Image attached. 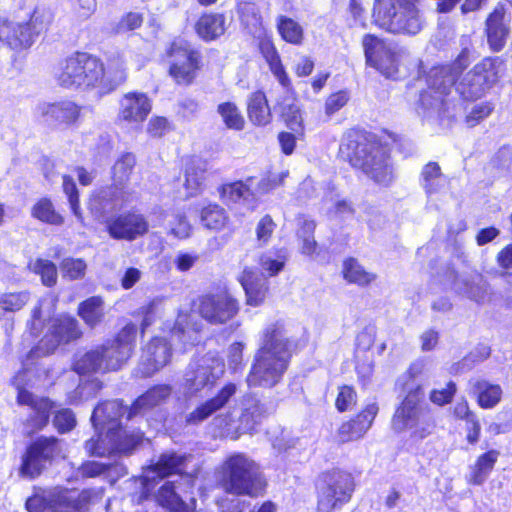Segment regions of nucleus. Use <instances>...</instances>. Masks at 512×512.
<instances>
[{
  "instance_id": "c9c22d12",
  "label": "nucleus",
  "mask_w": 512,
  "mask_h": 512,
  "mask_svg": "<svg viewBox=\"0 0 512 512\" xmlns=\"http://www.w3.org/2000/svg\"><path fill=\"white\" fill-rule=\"evenodd\" d=\"M498 458V452L491 450L478 457L467 476V481L473 485H481L487 479Z\"/></svg>"
},
{
  "instance_id": "5fc2aeb1",
  "label": "nucleus",
  "mask_w": 512,
  "mask_h": 512,
  "mask_svg": "<svg viewBox=\"0 0 512 512\" xmlns=\"http://www.w3.org/2000/svg\"><path fill=\"white\" fill-rule=\"evenodd\" d=\"M53 12L46 6H37L26 26L30 27L33 33V39L35 36L48 30L49 26L53 21Z\"/></svg>"
},
{
  "instance_id": "9b49d317",
  "label": "nucleus",
  "mask_w": 512,
  "mask_h": 512,
  "mask_svg": "<svg viewBox=\"0 0 512 512\" xmlns=\"http://www.w3.org/2000/svg\"><path fill=\"white\" fill-rule=\"evenodd\" d=\"M469 64L468 51L463 50L455 60L453 66L437 67L431 70L428 78V90L420 96V103L425 108L438 111L445 104L447 96L455 85L456 78L461 70Z\"/></svg>"
},
{
  "instance_id": "e433bc0d",
  "label": "nucleus",
  "mask_w": 512,
  "mask_h": 512,
  "mask_svg": "<svg viewBox=\"0 0 512 512\" xmlns=\"http://www.w3.org/2000/svg\"><path fill=\"white\" fill-rule=\"evenodd\" d=\"M447 184L446 177L436 162L427 163L421 172V185L428 195L442 191Z\"/></svg>"
},
{
  "instance_id": "338daca9",
  "label": "nucleus",
  "mask_w": 512,
  "mask_h": 512,
  "mask_svg": "<svg viewBox=\"0 0 512 512\" xmlns=\"http://www.w3.org/2000/svg\"><path fill=\"white\" fill-rule=\"evenodd\" d=\"M349 100V95L345 91H338L331 94L325 102V112L328 116L333 115L343 108Z\"/></svg>"
},
{
  "instance_id": "58836bf2",
  "label": "nucleus",
  "mask_w": 512,
  "mask_h": 512,
  "mask_svg": "<svg viewBox=\"0 0 512 512\" xmlns=\"http://www.w3.org/2000/svg\"><path fill=\"white\" fill-rule=\"evenodd\" d=\"M79 316L90 327H95L104 318V301L99 296H93L83 301L78 308Z\"/></svg>"
},
{
  "instance_id": "f8f14e48",
  "label": "nucleus",
  "mask_w": 512,
  "mask_h": 512,
  "mask_svg": "<svg viewBox=\"0 0 512 512\" xmlns=\"http://www.w3.org/2000/svg\"><path fill=\"white\" fill-rule=\"evenodd\" d=\"M90 498L91 492L88 490L55 488L30 497L26 507L29 512H40L43 506L47 512H85Z\"/></svg>"
},
{
  "instance_id": "c756f323",
  "label": "nucleus",
  "mask_w": 512,
  "mask_h": 512,
  "mask_svg": "<svg viewBox=\"0 0 512 512\" xmlns=\"http://www.w3.org/2000/svg\"><path fill=\"white\" fill-rule=\"evenodd\" d=\"M134 155L127 153L119 158L113 166L114 198L122 203L132 200L131 193L127 189V182L135 166Z\"/></svg>"
},
{
  "instance_id": "49530a36",
  "label": "nucleus",
  "mask_w": 512,
  "mask_h": 512,
  "mask_svg": "<svg viewBox=\"0 0 512 512\" xmlns=\"http://www.w3.org/2000/svg\"><path fill=\"white\" fill-rule=\"evenodd\" d=\"M253 178H248L245 182L236 181L225 184L221 187V198L228 203H236L240 200H247L252 195L251 182Z\"/></svg>"
},
{
  "instance_id": "bb28decb",
  "label": "nucleus",
  "mask_w": 512,
  "mask_h": 512,
  "mask_svg": "<svg viewBox=\"0 0 512 512\" xmlns=\"http://www.w3.org/2000/svg\"><path fill=\"white\" fill-rule=\"evenodd\" d=\"M189 457L171 454H163L159 460L150 465L145 471L143 476V485L145 490H150V482L154 481L157 477L164 478L172 474H182L186 468V462Z\"/></svg>"
},
{
  "instance_id": "412c9836",
  "label": "nucleus",
  "mask_w": 512,
  "mask_h": 512,
  "mask_svg": "<svg viewBox=\"0 0 512 512\" xmlns=\"http://www.w3.org/2000/svg\"><path fill=\"white\" fill-rule=\"evenodd\" d=\"M193 477L190 474L180 477V481H167L158 490L157 502L171 512H193L195 501L184 500L182 493L193 486Z\"/></svg>"
},
{
  "instance_id": "ea45409f",
  "label": "nucleus",
  "mask_w": 512,
  "mask_h": 512,
  "mask_svg": "<svg viewBox=\"0 0 512 512\" xmlns=\"http://www.w3.org/2000/svg\"><path fill=\"white\" fill-rule=\"evenodd\" d=\"M30 299L31 294L27 290L0 293V319L20 311Z\"/></svg>"
},
{
  "instance_id": "864d4df0",
  "label": "nucleus",
  "mask_w": 512,
  "mask_h": 512,
  "mask_svg": "<svg viewBox=\"0 0 512 512\" xmlns=\"http://www.w3.org/2000/svg\"><path fill=\"white\" fill-rule=\"evenodd\" d=\"M217 111L220 114L227 128L242 130L245 125L244 117L233 102H224L218 105Z\"/></svg>"
},
{
  "instance_id": "79ce46f5",
  "label": "nucleus",
  "mask_w": 512,
  "mask_h": 512,
  "mask_svg": "<svg viewBox=\"0 0 512 512\" xmlns=\"http://www.w3.org/2000/svg\"><path fill=\"white\" fill-rule=\"evenodd\" d=\"M262 51L274 77L278 80L281 86L286 89L287 92H291L292 87L290 78L286 73L284 66L282 65L280 56L276 49L272 45L267 44L262 47Z\"/></svg>"
},
{
  "instance_id": "052dcab7",
  "label": "nucleus",
  "mask_w": 512,
  "mask_h": 512,
  "mask_svg": "<svg viewBox=\"0 0 512 512\" xmlns=\"http://www.w3.org/2000/svg\"><path fill=\"white\" fill-rule=\"evenodd\" d=\"M162 302L163 300L161 298H155L146 305H143L139 308L138 315L143 318L141 322V327L143 330L153 323L155 316L157 315L162 305Z\"/></svg>"
},
{
  "instance_id": "e2e57ef3",
  "label": "nucleus",
  "mask_w": 512,
  "mask_h": 512,
  "mask_svg": "<svg viewBox=\"0 0 512 512\" xmlns=\"http://www.w3.org/2000/svg\"><path fill=\"white\" fill-rule=\"evenodd\" d=\"M170 233L179 239L189 237L191 225L184 214L177 213L173 216V220L170 221Z\"/></svg>"
},
{
  "instance_id": "20e7f679",
  "label": "nucleus",
  "mask_w": 512,
  "mask_h": 512,
  "mask_svg": "<svg viewBox=\"0 0 512 512\" xmlns=\"http://www.w3.org/2000/svg\"><path fill=\"white\" fill-rule=\"evenodd\" d=\"M219 486L236 496H259L266 486L259 465L244 453L228 456L218 469Z\"/></svg>"
},
{
  "instance_id": "8fccbe9b",
  "label": "nucleus",
  "mask_w": 512,
  "mask_h": 512,
  "mask_svg": "<svg viewBox=\"0 0 512 512\" xmlns=\"http://www.w3.org/2000/svg\"><path fill=\"white\" fill-rule=\"evenodd\" d=\"M104 82L108 85H118L126 78L125 61L119 54L112 55L108 58L104 66Z\"/></svg>"
},
{
  "instance_id": "a19ab883",
  "label": "nucleus",
  "mask_w": 512,
  "mask_h": 512,
  "mask_svg": "<svg viewBox=\"0 0 512 512\" xmlns=\"http://www.w3.org/2000/svg\"><path fill=\"white\" fill-rule=\"evenodd\" d=\"M478 396V404L485 409L496 406L502 397V389L498 384H491L485 380H477L474 384Z\"/></svg>"
},
{
  "instance_id": "ddd939ff",
  "label": "nucleus",
  "mask_w": 512,
  "mask_h": 512,
  "mask_svg": "<svg viewBox=\"0 0 512 512\" xmlns=\"http://www.w3.org/2000/svg\"><path fill=\"white\" fill-rule=\"evenodd\" d=\"M502 67L498 58L483 59L462 77L457 92L466 100L481 98L498 81Z\"/></svg>"
},
{
  "instance_id": "3c124183",
  "label": "nucleus",
  "mask_w": 512,
  "mask_h": 512,
  "mask_svg": "<svg viewBox=\"0 0 512 512\" xmlns=\"http://www.w3.org/2000/svg\"><path fill=\"white\" fill-rule=\"evenodd\" d=\"M56 302L57 299L52 294H47L39 300L38 306L32 311V330H38L44 321L52 317Z\"/></svg>"
},
{
  "instance_id": "a211bd4d",
  "label": "nucleus",
  "mask_w": 512,
  "mask_h": 512,
  "mask_svg": "<svg viewBox=\"0 0 512 512\" xmlns=\"http://www.w3.org/2000/svg\"><path fill=\"white\" fill-rule=\"evenodd\" d=\"M362 45L367 64L386 77H393L396 74L399 53L395 46L370 34L364 36Z\"/></svg>"
},
{
  "instance_id": "f3484780",
  "label": "nucleus",
  "mask_w": 512,
  "mask_h": 512,
  "mask_svg": "<svg viewBox=\"0 0 512 512\" xmlns=\"http://www.w3.org/2000/svg\"><path fill=\"white\" fill-rule=\"evenodd\" d=\"M61 453L60 443L55 438H40L32 443L22 456L19 469L21 476L35 478L41 474L47 462Z\"/></svg>"
},
{
  "instance_id": "2f4dec72",
  "label": "nucleus",
  "mask_w": 512,
  "mask_h": 512,
  "mask_svg": "<svg viewBox=\"0 0 512 512\" xmlns=\"http://www.w3.org/2000/svg\"><path fill=\"white\" fill-rule=\"evenodd\" d=\"M195 29L203 40H214L223 35L226 30L225 16L219 13L204 14L196 22Z\"/></svg>"
},
{
  "instance_id": "4be33fe9",
  "label": "nucleus",
  "mask_w": 512,
  "mask_h": 512,
  "mask_svg": "<svg viewBox=\"0 0 512 512\" xmlns=\"http://www.w3.org/2000/svg\"><path fill=\"white\" fill-rule=\"evenodd\" d=\"M171 355V345L165 338H152L142 349L137 374L141 377L153 375L170 362Z\"/></svg>"
},
{
  "instance_id": "a18cd8bd",
  "label": "nucleus",
  "mask_w": 512,
  "mask_h": 512,
  "mask_svg": "<svg viewBox=\"0 0 512 512\" xmlns=\"http://www.w3.org/2000/svg\"><path fill=\"white\" fill-rule=\"evenodd\" d=\"M277 29L282 39L294 45H300L304 38L302 26L292 18L279 16L277 19Z\"/></svg>"
},
{
  "instance_id": "cd10ccee",
  "label": "nucleus",
  "mask_w": 512,
  "mask_h": 512,
  "mask_svg": "<svg viewBox=\"0 0 512 512\" xmlns=\"http://www.w3.org/2000/svg\"><path fill=\"white\" fill-rule=\"evenodd\" d=\"M378 413V406L375 403L359 413L355 419L344 422L337 431L338 441L345 443L360 439L370 428L375 416Z\"/></svg>"
},
{
  "instance_id": "b1692460",
  "label": "nucleus",
  "mask_w": 512,
  "mask_h": 512,
  "mask_svg": "<svg viewBox=\"0 0 512 512\" xmlns=\"http://www.w3.org/2000/svg\"><path fill=\"white\" fill-rule=\"evenodd\" d=\"M27 370H23L13 378V385L17 389V402L21 405H28L35 411L33 418L34 426L38 429L44 427L48 423L49 413L55 408V404L47 398H35L29 391L25 389L27 385Z\"/></svg>"
},
{
  "instance_id": "a878e982",
  "label": "nucleus",
  "mask_w": 512,
  "mask_h": 512,
  "mask_svg": "<svg viewBox=\"0 0 512 512\" xmlns=\"http://www.w3.org/2000/svg\"><path fill=\"white\" fill-rule=\"evenodd\" d=\"M510 16L504 5L498 4L486 20L488 43L492 50L500 51L506 44L510 33Z\"/></svg>"
},
{
  "instance_id": "9d476101",
  "label": "nucleus",
  "mask_w": 512,
  "mask_h": 512,
  "mask_svg": "<svg viewBox=\"0 0 512 512\" xmlns=\"http://www.w3.org/2000/svg\"><path fill=\"white\" fill-rule=\"evenodd\" d=\"M137 327L133 323L127 324L120 331L118 342V356L102 358L99 347L79 356L74 363V369L78 374H88L97 371L117 370L131 356L135 346Z\"/></svg>"
},
{
  "instance_id": "6e6d98bb",
  "label": "nucleus",
  "mask_w": 512,
  "mask_h": 512,
  "mask_svg": "<svg viewBox=\"0 0 512 512\" xmlns=\"http://www.w3.org/2000/svg\"><path fill=\"white\" fill-rule=\"evenodd\" d=\"M280 107L287 126L294 131H299L302 127V114L296 100L293 97H287L280 103Z\"/></svg>"
},
{
  "instance_id": "37998d69",
  "label": "nucleus",
  "mask_w": 512,
  "mask_h": 512,
  "mask_svg": "<svg viewBox=\"0 0 512 512\" xmlns=\"http://www.w3.org/2000/svg\"><path fill=\"white\" fill-rule=\"evenodd\" d=\"M262 51L274 77L278 80L281 86L286 89L287 92H291L292 87L290 78L286 73L284 66L282 65L280 56L276 49L272 45L267 44L262 47Z\"/></svg>"
},
{
  "instance_id": "423d86ee",
  "label": "nucleus",
  "mask_w": 512,
  "mask_h": 512,
  "mask_svg": "<svg viewBox=\"0 0 512 512\" xmlns=\"http://www.w3.org/2000/svg\"><path fill=\"white\" fill-rule=\"evenodd\" d=\"M417 0H377L374 6L375 23L389 32L415 35L424 21L416 5Z\"/></svg>"
},
{
  "instance_id": "473e14b6",
  "label": "nucleus",
  "mask_w": 512,
  "mask_h": 512,
  "mask_svg": "<svg viewBox=\"0 0 512 512\" xmlns=\"http://www.w3.org/2000/svg\"><path fill=\"white\" fill-rule=\"evenodd\" d=\"M206 172L207 163L201 159H192L186 165L184 187L188 196H196L202 191Z\"/></svg>"
},
{
  "instance_id": "f257e3e1",
  "label": "nucleus",
  "mask_w": 512,
  "mask_h": 512,
  "mask_svg": "<svg viewBox=\"0 0 512 512\" xmlns=\"http://www.w3.org/2000/svg\"><path fill=\"white\" fill-rule=\"evenodd\" d=\"M291 343L280 323L269 325L247 376L249 386L273 387L282 379L291 357Z\"/></svg>"
},
{
  "instance_id": "6ab92c4d",
  "label": "nucleus",
  "mask_w": 512,
  "mask_h": 512,
  "mask_svg": "<svg viewBox=\"0 0 512 512\" xmlns=\"http://www.w3.org/2000/svg\"><path fill=\"white\" fill-rule=\"evenodd\" d=\"M199 314L211 324H224L239 310L237 300L227 291L205 295L199 302Z\"/></svg>"
},
{
  "instance_id": "c85d7f7f",
  "label": "nucleus",
  "mask_w": 512,
  "mask_h": 512,
  "mask_svg": "<svg viewBox=\"0 0 512 512\" xmlns=\"http://www.w3.org/2000/svg\"><path fill=\"white\" fill-rule=\"evenodd\" d=\"M37 112L47 122L70 125L78 119L80 107L70 100L43 102L37 106Z\"/></svg>"
},
{
  "instance_id": "7c9ffc66",
  "label": "nucleus",
  "mask_w": 512,
  "mask_h": 512,
  "mask_svg": "<svg viewBox=\"0 0 512 512\" xmlns=\"http://www.w3.org/2000/svg\"><path fill=\"white\" fill-rule=\"evenodd\" d=\"M0 41L12 49L27 48L33 43V33L25 23L3 20L0 22Z\"/></svg>"
},
{
  "instance_id": "6e6552de",
  "label": "nucleus",
  "mask_w": 512,
  "mask_h": 512,
  "mask_svg": "<svg viewBox=\"0 0 512 512\" xmlns=\"http://www.w3.org/2000/svg\"><path fill=\"white\" fill-rule=\"evenodd\" d=\"M424 392L417 385L409 388L408 394L395 411L392 427L397 432L410 430L412 436L425 438L434 427L429 412L422 407Z\"/></svg>"
},
{
  "instance_id": "39448f33",
  "label": "nucleus",
  "mask_w": 512,
  "mask_h": 512,
  "mask_svg": "<svg viewBox=\"0 0 512 512\" xmlns=\"http://www.w3.org/2000/svg\"><path fill=\"white\" fill-rule=\"evenodd\" d=\"M340 153L376 183L389 185L393 181V167L383 147L364 139L348 138L340 145Z\"/></svg>"
},
{
  "instance_id": "13d9d810",
  "label": "nucleus",
  "mask_w": 512,
  "mask_h": 512,
  "mask_svg": "<svg viewBox=\"0 0 512 512\" xmlns=\"http://www.w3.org/2000/svg\"><path fill=\"white\" fill-rule=\"evenodd\" d=\"M63 191L68 197L69 205L72 213L77 218V220L83 224L84 217L82 211L80 209L79 204V196L76 188V184L70 176H63Z\"/></svg>"
},
{
  "instance_id": "5701e85b",
  "label": "nucleus",
  "mask_w": 512,
  "mask_h": 512,
  "mask_svg": "<svg viewBox=\"0 0 512 512\" xmlns=\"http://www.w3.org/2000/svg\"><path fill=\"white\" fill-rule=\"evenodd\" d=\"M107 231L116 240L133 241L148 232V222L138 213H123L107 221Z\"/></svg>"
},
{
  "instance_id": "7ed1b4c3",
  "label": "nucleus",
  "mask_w": 512,
  "mask_h": 512,
  "mask_svg": "<svg viewBox=\"0 0 512 512\" xmlns=\"http://www.w3.org/2000/svg\"><path fill=\"white\" fill-rule=\"evenodd\" d=\"M130 409L123 407L118 400L104 402L98 405L92 414L91 420L96 428L104 429L105 437L91 438L85 443V449L90 455L104 456L114 452L128 453L142 439L140 432L129 434L126 430L118 427L115 421L125 413L129 414Z\"/></svg>"
},
{
  "instance_id": "72a5a7b5",
  "label": "nucleus",
  "mask_w": 512,
  "mask_h": 512,
  "mask_svg": "<svg viewBox=\"0 0 512 512\" xmlns=\"http://www.w3.org/2000/svg\"><path fill=\"white\" fill-rule=\"evenodd\" d=\"M200 323L195 315L189 312H179L175 326L172 330L173 335H177L184 344H193L197 340V333L200 331Z\"/></svg>"
},
{
  "instance_id": "de8ad7c7",
  "label": "nucleus",
  "mask_w": 512,
  "mask_h": 512,
  "mask_svg": "<svg viewBox=\"0 0 512 512\" xmlns=\"http://www.w3.org/2000/svg\"><path fill=\"white\" fill-rule=\"evenodd\" d=\"M342 273L348 282L360 286L368 285L376 279L375 274L366 271L355 259L344 262Z\"/></svg>"
},
{
  "instance_id": "4c0bfd02",
  "label": "nucleus",
  "mask_w": 512,
  "mask_h": 512,
  "mask_svg": "<svg viewBox=\"0 0 512 512\" xmlns=\"http://www.w3.org/2000/svg\"><path fill=\"white\" fill-rule=\"evenodd\" d=\"M248 117L257 126H265L271 121V112L263 92L257 91L250 97Z\"/></svg>"
},
{
  "instance_id": "aec40b11",
  "label": "nucleus",
  "mask_w": 512,
  "mask_h": 512,
  "mask_svg": "<svg viewBox=\"0 0 512 512\" xmlns=\"http://www.w3.org/2000/svg\"><path fill=\"white\" fill-rule=\"evenodd\" d=\"M50 330L51 335H46L40 341L36 349L30 352L28 358L48 355L52 353L60 343L77 339L81 335L77 321L68 316L54 319Z\"/></svg>"
},
{
  "instance_id": "4468645a",
  "label": "nucleus",
  "mask_w": 512,
  "mask_h": 512,
  "mask_svg": "<svg viewBox=\"0 0 512 512\" xmlns=\"http://www.w3.org/2000/svg\"><path fill=\"white\" fill-rule=\"evenodd\" d=\"M224 373V363L214 353L194 358L184 374L182 387L186 394L194 395L213 385Z\"/></svg>"
},
{
  "instance_id": "4d7b16f0",
  "label": "nucleus",
  "mask_w": 512,
  "mask_h": 512,
  "mask_svg": "<svg viewBox=\"0 0 512 512\" xmlns=\"http://www.w3.org/2000/svg\"><path fill=\"white\" fill-rule=\"evenodd\" d=\"M29 268L35 274L40 275L41 281L45 286H53L57 281V268L54 263L45 259H36L30 262Z\"/></svg>"
},
{
  "instance_id": "dca6fc26",
  "label": "nucleus",
  "mask_w": 512,
  "mask_h": 512,
  "mask_svg": "<svg viewBox=\"0 0 512 512\" xmlns=\"http://www.w3.org/2000/svg\"><path fill=\"white\" fill-rule=\"evenodd\" d=\"M169 74L178 83L189 85L200 68V54L184 39L172 42L169 51Z\"/></svg>"
},
{
  "instance_id": "f704fd0d",
  "label": "nucleus",
  "mask_w": 512,
  "mask_h": 512,
  "mask_svg": "<svg viewBox=\"0 0 512 512\" xmlns=\"http://www.w3.org/2000/svg\"><path fill=\"white\" fill-rule=\"evenodd\" d=\"M170 393L171 388L168 385H158L151 388L134 402L133 406L130 408L128 418L158 405L165 400Z\"/></svg>"
},
{
  "instance_id": "bf43d9fd",
  "label": "nucleus",
  "mask_w": 512,
  "mask_h": 512,
  "mask_svg": "<svg viewBox=\"0 0 512 512\" xmlns=\"http://www.w3.org/2000/svg\"><path fill=\"white\" fill-rule=\"evenodd\" d=\"M86 263L82 259L66 258L60 265L64 277L79 279L85 275Z\"/></svg>"
},
{
  "instance_id": "0eeeda50",
  "label": "nucleus",
  "mask_w": 512,
  "mask_h": 512,
  "mask_svg": "<svg viewBox=\"0 0 512 512\" xmlns=\"http://www.w3.org/2000/svg\"><path fill=\"white\" fill-rule=\"evenodd\" d=\"M55 76L63 87H96L104 83V64L86 53H76L61 63Z\"/></svg>"
},
{
  "instance_id": "393cba45",
  "label": "nucleus",
  "mask_w": 512,
  "mask_h": 512,
  "mask_svg": "<svg viewBox=\"0 0 512 512\" xmlns=\"http://www.w3.org/2000/svg\"><path fill=\"white\" fill-rule=\"evenodd\" d=\"M151 111V102L146 94L129 92L119 102L118 118L129 124L143 122Z\"/></svg>"
},
{
  "instance_id": "c03bdc74",
  "label": "nucleus",
  "mask_w": 512,
  "mask_h": 512,
  "mask_svg": "<svg viewBox=\"0 0 512 512\" xmlns=\"http://www.w3.org/2000/svg\"><path fill=\"white\" fill-rule=\"evenodd\" d=\"M32 217L37 220L55 226H60L64 223V217L58 213L52 201L48 198L39 199L31 209Z\"/></svg>"
},
{
  "instance_id": "f03ea898",
  "label": "nucleus",
  "mask_w": 512,
  "mask_h": 512,
  "mask_svg": "<svg viewBox=\"0 0 512 512\" xmlns=\"http://www.w3.org/2000/svg\"><path fill=\"white\" fill-rule=\"evenodd\" d=\"M237 390L236 384L226 383L213 397L198 404L187 416V422L199 424L213 417V425L220 429L223 434L251 432L263 412L262 406L257 401L244 409L237 426L234 425L235 421L230 411L219 413L228 405Z\"/></svg>"
},
{
  "instance_id": "603ef678",
  "label": "nucleus",
  "mask_w": 512,
  "mask_h": 512,
  "mask_svg": "<svg viewBox=\"0 0 512 512\" xmlns=\"http://www.w3.org/2000/svg\"><path fill=\"white\" fill-rule=\"evenodd\" d=\"M79 472L83 477H96L104 473L111 477L113 472H116L118 476L127 474L125 467L122 465L103 464L97 461L83 463L79 468Z\"/></svg>"
},
{
  "instance_id": "69168bd1",
  "label": "nucleus",
  "mask_w": 512,
  "mask_h": 512,
  "mask_svg": "<svg viewBox=\"0 0 512 512\" xmlns=\"http://www.w3.org/2000/svg\"><path fill=\"white\" fill-rule=\"evenodd\" d=\"M356 403V393L349 386H343L340 388L338 396L336 398V408L340 412H344L351 409Z\"/></svg>"
},
{
  "instance_id": "2eb2a0df",
  "label": "nucleus",
  "mask_w": 512,
  "mask_h": 512,
  "mask_svg": "<svg viewBox=\"0 0 512 512\" xmlns=\"http://www.w3.org/2000/svg\"><path fill=\"white\" fill-rule=\"evenodd\" d=\"M354 490L351 474L339 470L324 475L318 494V511L332 512L347 503Z\"/></svg>"
},
{
  "instance_id": "09e8293b",
  "label": "nucleus",
  "mask_w": 512,
  "mask_h": 512,
  "mask_svg": "<svg viewBox=\"0 0 512 512\" xmlns=\"http://www.w3.org/2000/svg\"><path fill=\"white\" fill-rule=\"evenodd\" d=\"M201 222L211 230L223 229L227 222L228 216L225 210L217 204H209L201 211Z\"/></svg>"
},
{
  "instance_id": "774afa93",
  "label": "nucleus",
  "mask_w": 512,
  "mask_h": 512,
  "mask_svg": "<svg viewBox=\"0 0 512 512\" xmlns=\"http://www.w3.org/2000/svg\"><path fill=\"white\" fill-rule=\"evenodd\" d=\"M464 294L477 303H485L490 300V288L485 282L468 286Z\"/></svg>"
},
{
  "instance_id": "0e129e2a",
  "label": "nucleus",
  "mask_w": 512,
  "mask_h": 512,
  "mask_svg": "<svg viewBox=\"0 0 512 512\" xmlns=\"http://www.w3.org/2000/svg\"><path fill=\"white\" fill-rule=\"evenodd\" d=\"M298 441L290 432L282 430L279 435L272 439V446L277 452L284 453L295 448Z\"/></svg>"
},
{
  "instance_id": "680f3d73",
  "label": "nucleus",
  "mask_w": 512,
  "mask_h": 512,
  "mask_svg": "<svg viewBox=\"0 0 512 512\" xmlns=\"http://www.w3.org/2000/svg\"><path fill=\"white\" fill-rule=\"evenodd\" d=\"M275 228L276 224L269 215L260 219L256 226V238L259 245L263 246L269 242Z\"/></svg>"
},
{
  "instance_id": "1a4fd4ad",
  "label": "nucleus",
  "mask_w": 512,
  "mask_h": 512,
  "mask_svg": "<svg viewBox=\"0 0 512 512\" xmlns=\"http://www.w3.org/2000/svg\"><path fill=\"white\" fill-rule=\"evenodd\" d=\"M287 257L283 251H268L260 256L258 273L252 268H245L239 281L246 293V302L251 306L260 305L268 292L267 278L277 275L285 266Z\"/></svg>"
}]
</instances>
